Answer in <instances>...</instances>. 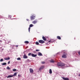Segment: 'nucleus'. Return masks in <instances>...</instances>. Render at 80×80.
<instances>
[{
	"mask_svg": "<svg viewBox=\"0 0 80 80\" xmlns=\"http://www.w3.org/2000/svg\"><path fill=\"white\" fill-rule=\"evenodd\" d=\"M57 65L59 67H63V66H64V67H65L70 66L69 64H67V65H65L64 63L62 62H58L57 64Z\"/></svg>",
	"mask_w": 80,
	"mask_h": 80,
	"instance_id": "nucleus-1",
	"label": "nucleus"
},
{
	"mask_svg": "<svg viewBox=\"0 0 80 80\" xmlns=\"http://www.w3.org/2000/svg\"><path fill=\"white\" fill-rule=\"evenodd\" d=\"M38 42L40 43H45V41L43 40H39L38 41Z\"/></svg>",
	"mask_w": 80,
	"mask_h": 80,
	"instance_id": "nucleus-2",
	"label": "nucleus"
},
{
	"mask_svg": "<svg viewBox=\"0 0 80 80\" xmlns=\"http://www.w3.org/2000/svg\"><path fill=\"white\" fill-rule=\"evenodd\" d=\"M33 27V25L32 24H31L29 25V27L28 28V31L29 32H30V27Z\"/></svg>",
	"mask_w": 80,
	"mask_h": 80,
	"instance_id": "nucleus-3",
	"label": "nucleus"
},
{
	"mask_svg": "<svg viewBox=\"0 0 80 80\" xmlns=\"http://www.w3.org/2000/svg\"><path fill=\"white\" fill-rule=\"evenodd\" d=\"M35 16L32 15L31 17V19L32 20H34L35 19Z\"/></svg>",
	"mask_w": 80,
	"mask_h": 80,
	"instance_id": "nucleus-4",
	"label": "nucleus"
},
{
	"mask_svg": "<svg viewBox=\"0 0 80 80\" xmlns=\"http://www.w3.org/2000/svg\"><path fill=\"white\" fill-rule=\"evenodd\" d=\"M23 58H25V59L28 58V56H27L26 54H25L23 56Z\"/></svg>",
	"mask_w": 80,
	"mask_h": 80,
	"instance_id": "nucleus-5",
	"label": "nucleus"
},
{
	"mask_svg": "<svg viewBox=\"0 0 80 80\" xmlns=\"http://www.w3.org/2000/svg\"><path fill=\"white\" fill-rule=\"evenodd\" d=\"M31 56L32 57H36L37 56V54H31Z\"/></svg>",
	"mask_w": 80,
	"mask_h": 80,
	"instance_id": "nucleus-6",
	"label": "nucleus"
},
{
	"mask_svg": "<svg viewBox=\"0 0 80 80\" xmlns=\"http://www.w3.org/2000/svg\"><path fill=\"white\" fill-rule=\"evenodd\" d=\"M43 68H44V66H42L40 67V68L39 69V70H42V69H43Z\"/></svg>",
	"mask_w": 80,
	"mask_h": 80,
	"instance_id": "nucleus-7",
	"label": "nucleus"
},
{
	"mask_svg": "<svg viewBox=\"0 0 80 80\" xmlns=\"http://www.w3.org/2000/svg\"><path fill=\"white\" fill-rule=\"evenodd\" d=\"M62 79L64 80H69V79L67 78H66L63 77Z\"/></svg>",
	"mask_w": 80,
	"mask_h": 80,
	"instance_id": "nucleus-8",
	"label": "nucleus"
},
{
	"mask_svg": "<svg viewBox=\"0 0 80 80\" xmlns=\"http://www.w3.org/2000/svg\"><path fill=\"white\" fill-rule=\"evenodd\" d=\"M13 77V76H12V75H8V76H7V78H11V77Z\"/></svg>",
	"mask_w": 80,
	"mask_h": 80,
	"instance_id": "nucleus-9",
	"label": "nucleus"
},
{
	"mask_svg": "<svg viewBox=\"0 0 80 80\" xmlns=\"http://www.w3.org/2000/svg\"><path fill=\"white\" fill-rule=\"evenodd\" d=\"M32 23L33 24H35L37 23V21H34L33 22H32Z\"/></svg>",
	"mask_w": 80,
	"mask_h": 80,
	"instance_id": "nucleus-10",
	"label": "nucleus"
},
{
	"mask_svg": "<svg viewBox=\"0 0 80 80\" xmlns=\"http://www.w3.org/2000/svg\"><path fill=\"white\" fill-rule=\"evenodd\" d=\"M62 58H67V56L65 54H63L62 55Z\"/></svg>",
	"mask_w": 80,
	"mask_h": 80,
	"instance_id": "nucleus-11",
	"label": "nucleus"
},
{
	"mask_svg": "<svg viewBox=\"0 0 80 80\" xmlns=\"http://www.w3.org/2000/svg\"><path fill=\"white\" fill-rule=\"evenodd\" d=\"M38 55L39 56H42V54L40 52H38Z\"/></svg>",
	"mask_w": 80,
	"mask_h": 80,
	"instance_id": "nucleus-12",
	"label": "nucleus"
},
{
	"mask_svg": "<svg viewBox=\"0 0 80 80\" xmlns=\"http://www.w3.org/2000/svg\"><path fill=\"white\" fill-rule=\"evenodd\" d=\"M30 71L31 73H33V70L32 69H30Z\"/></svg>",
	"mask_w": 80,
	"mask_h": 80,
	"instance_id": "nucleus-13",
	"label": "nucleus"
},
{
	"mask_svg": "<svg viewBox=\"0 0 80 80\" xmlns=\"http://www.w3.org/2000/svg\"><path fill=\"white\" fill-rule=\"evenodd\" d=\"M4 59L6 60H10V57H8V58H4Z\"/></svg>",
	"mask_w": 80,
	"mask_h": 80,
	"instance_id": "nucleus-14",
	"label": "nucleus"
},
{
	"mask_svg": "<svg viewBox=\"0 0 80 80\" xmlns=\"http://www.w3.org/2000/svg\"><path fill=\"white\" fill-rule=\"evenodd\" d=\"M42 38L43 40H44V41H46V40H47L46 39V38H45V37H42Z\"/></svg>",
	"mask_w": 80,
	"mask_h": 80,
	"instance_id": "nucleus-15",
	"label": "nucleus"
},
{
	"mask_svg": "<svg viewBox=\"0 0 80 80\" xmlns=\"http://www.w3.org/2000/svg\"><path fill=\"white\" fill-rule=\"evenodd\" d=\"M1 64L2 65H7V63L6 62H4L2 63Z\"/></svg>",
	"mask_w": 80,
	"mask_h": 80,
	"instance_id": "nucleus-16",
	"label": "nucleus"
},
{
	"mask_svg": "<svg viewBox=\"0 0 80 80\" xmlns=\"http://www.w3.org/2000/svg\"><path fill=\"white\" fill-rule=\"evenodd\" d=\"M49 73H50V74L52 73V69H50L49 70Z\"/></svg>",
	"mask_w": 80,
	"mask_h": 80,
	"instance_id": "nucleus-17",
	"label": "nucleus"
},
{
	"mask_svg": "<svg viewBox=\"0 0 80 80\" xmlns=\"http://www.w3.org/2000/svg\"><path fill=\"white\" fill-rule=\"evenodd\" d=\"M57 38L58 39H59V40H61V38L60 36H57Z\"/></svg>",
	"mask_w": 80,
	"mask_h": 80,
	"instance_id": "nucleus-18",
	"label": "nucleus"
},
{
	"mask_svg": "<svg viewBox=\"0 0 80 80\" xmlns=\"http://www.w3.org/2000/svg\"><path fill=\"white\" fill-rule=\"evenodd\" d=\"M12 76H13H13H17V72H15V73L13 75H12Z\"/></svg>",
	"mask_w": 80,
	"mask_h": 80,
	"instance_id": "nucleus-19",
	"label": "nucleus"
},
{
	"mask_svg": "<svg viewBox=\"0 0 80 80\" xmlns=\"http://www.w3.org/2000/svg\"><path fill=\"white\" fill-rule=\"evenodd\" d=\"M55 61H53V60H52L50 61V62H51V63H53Z\"/></svg>",
	"mask_w": 80,
	"mask_h": 80,
	"instance_id": "nucleus-20",
	"label": "nucleus"
},
{
	"mask_svg": "<svg viewBox=\"0 0 80 80\" xmlns=\"http://www.w3.org/2000/svg\"><path fill=\"white\" fill-rule=\"evenodd\" d=\"M24 43H29V42H28V41H26L24 42Z\"/></svg>",
	"mask_w": 80,
	"mask_h": 80,
	"instance_id": "nucleus-21",
	"label": "nucleus"
},
{
	"mask_svg": "<svg viewBox=\"0 0 80 80\" xmlns=\"http://www.w3.org/2000/svg\"><path fill=\"white\" fill-rule=\"evenodd\" d=\"M7 69L8 70H10V67H7Z\"/></svg>",
	"mask_w": 80,
	"mask_h": 80,
	"instance_id": "nucleus-22",
	"label": "nucleus"
},
{
	"mask_svg": "<svg viewBox=\"0 0 80 80\" xmlns=\"http://www.w3.org/2000/svg\"><path fill=\"white\" fill-rule=\"evenodd\" d=\"M36 45H39V43H38V42H36Z\"/></svg>",
	"mask_w": 80,
	"mask_h": 80,
	"instance_id": "nucleus-23",
	"label": "nucleus"
},
{
	"mask_svg": "<svg viewBox=\"0 0 80 80\" xmlns=\"http://www.w3.org/2000/svg\"><path fill=\"white\" fill-rule=\"evenodd\" d=\"M32 55V53H28V56H30V55Z\"/></svg>",
	"mask_w": 80,
	"mask_h": 80,
	"instance_id": "nucleus-24",
	"label": "nucleus"
},
{
	"mask_svg": "<svg viewBox=\"0 0 80 80\" xmlns=\"http://www.w3.org/2000/svg\"><path fill=\"white\" fill-rule=\"evenodd\" d=\"M16 70H17V69H13V72H15V71H16Z\"/></svg>",
	"mask_w": 80,
	"mask_h": 80,
	"instance_id": "nucleus-25",
	"label": "nucleus"
},
{
	"mask_svg": "<svg viewBox=\"0 0 80 80\" xmlns=\"http://www.w3.org/2000/svg\"><path fill=\"white\" fill-rule=\"evenodd\" d=\"M0 62H2V61H3V59H1L0 60Z\"/></svg>",
	"mask_w": 80,
	"mask_h": 80,
	"instance_id": "nucleus-26",
	"label": "nucleus"
},
{
	"mask_svg": "<svg viewBox=\"0 0 80 80\" xmlns=\"http://www.w3.org/2000/svg\"><path fill=\"white\" fill-rule=\"evenodd\" d=\"M17 59L18 60H20L21 58H17Z\"/></svg>",
	"mask_w": 80,
	"mask_h": 80,
	"instance_id": "nucleus-27",
	"label": "nucleus"
},
{
	"mask_svg": "<svg viewBox=\"0 0 80 80\" xmlns=\"http://www.w3.org/2000/svg\"><path fill=\"white\" fill-rule=\"evenodd\" d=\"M41 63H42V64H44L45 63V62H42Z\"/></svg>",
	"mask_w": 80,
	"mask_h": 80,
	"instance_id": "nucleus-28",
	"label": "nucleus"
},
{
	"mask_svg": "<svg viewBox=\"0 0 80 80\" xmlns=\"http://www.w3.org/2000/svg\"><path fill=\"white\" fill-rule=\"evenodd\" d=\"M78 53L79 55H80V51L78 52Z\"/></svg>",
	"mask_w": 80,
	"mask_h": 80,
	"instance_id": "nucleus-29",
	"label": "nucleus"
},
{
	"mask_svg": "<svg viewBox=\"0 0 80 80\" xmlns=\"http://www.w3.org/2000/svg\"><path fill=\"white\" fill-rule=\"evenodd\" d=\"M12 17V16L11 15H9V18H11Z\"/></svg>",
	"mask_w": 80,
	"mask_h": 80,
	"instance_id": "nucleus-30",
	"label": "nucleus"
},
{
	"mask_svg": "<svg viewBox=\"0 0 80 80\" xmlns=\"http://www.w3.org/2000/svg\"><path fill=\"white\" fill-rule=\"evenodd\" d=\"M36 52H38V51H39V50L37 49V50H36Z\"/></svg>",
	"mask_w": 80,
	"mask_h": 80,
	"instance_id": "nucleus-31",
	"label": "nucleus"
},
{
	"mask_svg": "<svg viewBox=\"0 0 80 80\" xmlns=\"http://www.w3.org/2000/svg\"><path fill=\"white\" fill-rule=\"evenodd\" d=\"M10 61H9L8 62V64H10Z\"/></svg>",
	"mask_w": 80,
	"mask_h": 80,
	"instance_id": "nucleus-32",
	"label": "nucleus"
},
{
	"mask_svg": "<svg viewBox=\"0 0 80 80\" xmlns=\"http://www.w3.org/2000/svg\"><path fill=\"white\" fill-rule=\"evenodd\" d=\"M52 42V40H51L48 41V42Z\"/></svg>",
	"mask_w": 80,
	"mask_h": 80,
	"instance_id": "nucleus-33",
	"label": "nucleus"
},
{
	"mask_svg": "<svg viewBox=\"0 0 80 80\" xmlns=\"http://www.w3.org/2000/svg\"><path fill=\"white\" fill-rule=\"evenodd\" d=\"M0 42H2V41L0 40Z\"/></svg>",
	"mask_w": 80,
	"mask_h": 80,
	"instance_id": "nucleus-34",
	"label": "nucleus"
},
{
	"mask_svg": "<svg viewBox=\"0 0 80 80\" xmlns=\"http://www.w3.org/2000/svg\"><path fill=\"white\" fill-rule=\"evenodd\" d=\"M63 52H64L63 53H65V51H64Z\"/></svg>",
	"mask_w": 80,
	"mask_h": 80,
	"instance_id": "nucleus-35",
	"label": "nucleus"
},
{
	"mask_svg": "<svg viewBox=\"0 0 80 80\" xmlns=\"http://www.w3.org/2000/svg\"><path fill=\"white\" fill-rule=\"evenodd\" d=\"M27 21H28L29 20H28V19H27Z\"/></svg>",
	"mask_w": 80,
	"mask_h": 80,
	"instance_id": "nucleus-36",
	"label": "nucleus"
},
{
	"mask_svg": "<svg viewBox=\"0 0 80 80\" xmlns=\"http://www.w3.org/2000/svg\"><path fill=\"white\" fill-rule=\"evenodd\" d=\"M16 47H18V45H16Z\"/></svg>",
	"mask_w": 80,
	"mask_h": 80,
	"instance_id": "nucleus-37",
	"label": "nucleus"
},
{
	"mask_svg": "<svg viewBox=\"0 0 80 80\" xmlns=\"http://www.w3.org/2000/svg\"><path fill=\"white\" fill-rule=\"evenodd\" d=\"M78 76H79V77H80V74H79Z\"/></svg>",
	"mask_w": 80,
	"mask_h": 80,
	"instance_id": "nucleus-38",
	"label": "nucleus"
}]
</instances>
